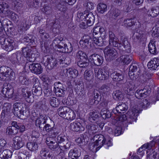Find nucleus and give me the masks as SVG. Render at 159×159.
<instances>
[{
  "instance_id": "obj_1",
  "label": "nucleus",
  "mask_w": 159,
  "mask_h": 159,
  "mask_svg": "<svg viewBox=\"0 0 159 159\" xmlns=\"http://www.w3.org/2000/svg\"><path fill=\"white\" fill-rule=\"evenodd\" d=\"M13 107V113L19 118H21L22 116L28 117L29 115V111L26 109V106L21 102L15 103Z\"/></svg>"
},
{
  "instance_id": "obj_2",
  "label": "nucleus",
  "mask_w": 159,
  "mask_h": 159,
  "mask_svg": "<svg viewBox=\"0 0 159 159\" xmlns=\"http://www.w3.org/2000/svg\"><path fill=\"white\" fill-rule=\"evenodd\" d=\"M57 112L59 116L68 120H73L75 117L74 111L67 107H60L57 110Z\"/></svg>"
},
{
  "instance_id": "obj_3",
  "label": "nucleus",
  "mask_w": 159,
  "mask_h": 159,
  "mask_svg": "<svg viewBox=\"0 0 159 159\" xmlns=\"http://www.w3.org/2000/svg\"><path fill=\"white\" fill-rule=\"evenodd\" d=\"M5 71L1 69L0 70V80H3L6 77L7 80H13L15 78V75L13 71L10 68L4 67Z\"/></svg>"
},
{
  "instance_id": "obj_4",
  "label": "nucleus",
  "mask_w": 159,
  "mask_h": 159,
  "mask_svg": "<svg viewBox=\"0 0 159 159\" xmlns=\"http://www.w3.org/2000/svg\"><path fill=\"white\" fill-rule=\"evenodd\" d=\"M57 141L58 143H61L66 142V144L63 146H60V152H65L68 149L70 146V142L68 140L66 136L61 134L57 136Z\"/></svg>"
},
{
  "instance_id": "obj_5",
  "label": "nucleus",
  "mask_w": 159,
  "mask_h": 159,
  "mask_svg": "<svg viewBox=\"0 0 159 159\" xmlns=\"http://www.w3.org/2000/svg\"><path fill=\"white\" fill-rule=\"evenodd\" d=\"M22 51L23 55L27 58V60L32 62L35 60V51L32 50L29 47H26L22 48Z\"/></svg>"
},
{
  "instance_id": "obj_6",
  "label": "nucleus",
  "mask_w": 159,
  "mask_h": 159,
  "mask_svg": "<svg viewBox=\"0 0 159 159\" xmlns=\"http://www.w3.org/2000/svg\"><path fill=\"white\" fill-rule=\"evenodd\" d=\"M0 43L2 47L5 50L10 52L14 48L15 43L13 40L10 39H6L2 38L0 39Z\"/></svg>"
},
{
  "instance_id": "obj_7",
  "label": "nucleus",
  "mask_w": 159,
  "mask_h": 159,
  "mask_svg": "<svg viewBox=\"0 0 159 159\" xmlns=\"http://www.w3.org/2000/svg\"><path fill=\"white\" fill-rule=\"evenodd\" d=\"M105 57L108 60H112L118 57V53L114 48L107 46L104 50Z\"/></svg>"
},
{
  "instance_id": "obj_8",
  "label": "nucleus",
  "mask_w": 159,
  "mask_h": 159,
  "mask_svg": "<svg viewBox=\"0 0 159 159\" xmlns=\"http://www.w3.org/2000/svg\"><path fill=\"white\" fill-rule=\"evenodd\" d=\"M43 62L49 69H52L57 64V60L52 57L45 56L43 58Z\"/></svg>"
},
{
  "instance_id": "obj_9",
  "label": "nucleus",
  "mask_w": 159,
  "mask_h": 159,
  "mask_svg": "<svg viewBox=\"0 0 159 159\" xmlns=\"http://www.w3.org/2000/svg\"><path fill=\"white\" fill-rule=\"evenodd\" d=\"M13 147L15 149L17 150L22 147L24 145L25 139L24 136H16L13 138Z\"/></svg>"
},
{
  "instance_id": "obj_10",
  "label": "nucleus",
  "mask_w": 159,
  "mask_h": 159,
  "mask_svg": "<svg viewBox=\"0 0 159 159\" xmlns=\"http://www.w3.org/2000/svg\"><path fill=\"white\" fill-rule=\"evenodd\" d=\"M94 72L96 76L99 79L102 80H105L109 75V71H107L104 68L95 69Z\"/></svg>"
},
{
  "instance_id": "obj_11",
  "label": "nucleus",
  "mask_w": 159,
  "mask_h": 159,
  "mask_svg": "<svg viewBox=\"0 0 159 159\" xmlns=\"http://www.w3.org/2000/svg\"><path fill=\"white\" fill-rule=\"evenodd\" d=\"M90 62L97 66L102 65L103 61V57L98 54H93L89 57Z\"/></svg>"
},
{
  "instance_id": "obj_12",
  "label": "nucleus",
  "mask_w": 159,
  "mask_h": 159,
  "mask_svg": "<svg viewBox=\"0 0 159 159\" xmlns=\"http://www.w3.org/2000/svg\"><path fill=\"white\" fill-rule=\"evenodd\" d=\"M33 83L34 85V94L39 96L42 93V90L41 85L39 80L36 78H34L33 79Z\"/></svg>"
},
{
  "instance_id": "obj_13",
  "label": "nucleus",
  "mask_w": 159,
  "mask_h": 159,
  "mask_svg": "<svg viewBox=\"0 0 159 159\" xmlns=\"http://www.w3.org/2000/svg\"><path fill=\"white\" fill-rule=\"evenodd\" d=\"M46 143L49 148L52 150H57L60 148L57 142L51 137H48L46 139Z\"/></svg>"
},
{
  "instance_id": "obj_14",
  "label": "nucleus",
  "mask_w": 159,
  "mask_h": 159,
  "mask_svg": "<svg viewBox=\"0 0 159 159\" xmlns=\"http://www.w3.org/2000/svg\"><path fill=\"white\" fill-rule=\"evenodd\" d=\"M93 139L95 140L93 146H98L96 148L98 149H99L103 146L106 140L103 135L102 134L95 135L94 136Z\"/></svg>"
},
{
  "instance_id": "obj_15",
  "label": "nucleus",
  "mask_w": 159,
  "mask_h": 159,
  "mask_svg": "<svg viewBox=\"0 0 159 159\" xmlns=\"http://www.w3.org/2000/svg\"><path fill=\"white\" fill-rule=\"evenodd\" d=\"M139 113V111L136 109V107H133L127 113V116L130 119L129 121L131 123L136 121Z\"/></svg>"
},
{
  "instance_id": "obj_16",
  "label": "nucleus",
  "mask_w": 159,
  "mask_h": 159,
  "mask_svg": "<svg viewBox=\"0 0 159 159\" xmlns=\"http://www.w3.org/2000/svg\"><path fill=\"white\" fill-rule=\"evenodd\" d=\"M11 61L15 63H16L18 64H22L24 62V57L21 52H17L12 54Z\"/></svg>"
},
{
  "instance_id": "obj_17",
  "label": "nucleus",
  "mask_w": 159,
  "mask_h": 159,
  "mask_svg": "<svg viewBox=\"0 0 159 159\" xmlns=\"http://www.w3.org/2000/svg\"><path fill=\"white\" fill-rule=\"evenodd\" d=\"M28 88H26L22 89V95L24 97H26V101L29 103H32L34 101V98L32 95V93L28 90Z\"/></svg>"
},
{
  "instance_id": "obj_18",
  "label": "nucleus",
  "mask_w": 159,
  "mask_h": 159,
  "mask_svg": "<svg viewBox=\"0 0 159 159\" xmlns=\"http://www.w3.org/2000/svg\"><path fill=\"white\" fill-rule=\"evenodd\" d=\"M29 68L32 72L36 74H40L43 72V68L39 63L30 64L29 66Z\"/></svg>"
},
{
  "instance_id": "obj_19",
  "label": "nucleus",
  "mask_w": 159,
  "mask_h": 159,
  "mask_svg": "<svg viewBox=\"0 0 159 159\" xmlns=\"http://www.w3.org/2000/svg\"><path fill=\"white\" fill-rule=\"evenodd\" d=\"M120 43L123 47L122 50L124 53H130L131 52V46L127 38L122 37L121 39Z\"/></svg>"
},
{
  "instance_id": "obj_20",
  "label": "nucleus",
  "mask_w": 159,
  "mask_h": 159,
  "mask_svg": "<svg viewBox=\"0 0 159 159\" xmlns=\"http://www.w3.org/2000/svg\"><path fill=\"white\" fill-rule=\"evenodd\" d=\"M92 96L94 98H90L89 101V103L90 105L98 104L100 101L101 96L99 92L97 90L95 89L93 92Z\"/></svg>"
},
{
  "instance_id": "obj_21",
  "label": "nucleus",
  "mask_w": 159,
  "mask_h": 159,
  "mask_svg": "<svg viewBox=\"0 0 159 159\" xmlns=\"http://www.w3.org/2000/svg\"><path fill=\"white\" fill-rule=\"evenodd\" d=\"M118 40L111 31L109 32V44L110 46L117 47L118 46Z\"/></svg>"
},
{
  "instance_id": "obj_22",
  "label": "nucleus",
  "mask_w": 159,
  "mask_h": 159,
  "mask_svg": "<svg viewBox=\"0 0 159 159\" xmlns=\"http://www.w3.org/2000/svg\"><path fill=\"white\" fill-rule=\"evenodd\" d=\"M133 37L141 41H144L147 39V33L144 31L138 30L134 33Z\"/></svg>"
},
{
  "instance_id": "obj_23",
  "label": "nucleus",
  "mask_w": 159,
  "mask_h": 159,
  "mask_svg": "<svg viewBox=\"0 0 159 159\" xmlns=\"http://www.w3.org/2000/svg\"><path fill=\"white\" fill-rule=\"evenodd\" d=\"M147 66L148 69L150 70H156L159 66V58L155 57L153 58L148 62Z\"/></svg>"
},
{
  "instance_id": "obj_24",
  "label": "nucleus",
  "mask_w": 159,
  "mask_h": 159,
  "mask_svg": "<svg viewBox=\"0 0 159 159\" xmlns=\"http://www.w3.org/2000/svg\"><path fill=\"white\" fill-rule=\"evenodd\" d=\"M109 74H110L111 77L114 81H119L122 80L123 79V76L122 75L116 72H113V70L112 69L109 70Z\"/></svg>"
},
{
  "instance_id": "obj_25",
  "label": "nucleus",
  "mask_w": 159,
  "mask_h": 159,
  "mask_svg": "<svg viewBox=\"0 0 159 159\" xmlns=\"http://www.w3.org/2000/svg\"><path fill=\"white\" fill-rule=\"evenodd\" d=\"M70 129L73 131L78 132L83 131L84 128L81 125V124L78 122H74L70 124Z\"/></svg>"
},
{
  "instance_id": "obj_26",
  "label": "nucleus",
  "mask_w": 159,
  "mask_h": 159,
  "mask_svg": "<svg viewBox=\"0 0 159 159\" xmlns=\"http://www.w3.org/2000/svg\"><path fill=\"white\" fill-rule=\"evenodd\" d=\"M128 53V54L122 55L120 57L121 62L127 65L130 63L133 59L132 54L129 53Z\"/></svg>"
},
{
  "instance_id": "obj_27",
  "label": "nucleus",
  "mask_w": 159,
  "mask_h": 159,
  "mask_svg": "<svg viewBox=\"0 0 159 159\" xmlns=\"http://www.w3.org/2000/svg\"><path fill=\"white\" fill-rule=\"evenodd\" d=\"M76 86L75 91L76 94L80 97L84 96L85 94L84 85L80 84H77Z\"/></svg>"
},
{
  "instance_id": "obj_28",
  "label": "nucleus",
  "mask_w": 159,
  "mask_h": 159,
  "mask_svg": "<svg viewBox=\"0 0 159 159\" xmlns=\"http://www.w3.org/2000/svg\"><path fill=\"white\" fill-rule=\"evenodd\" d=\"M91 40L92 39L89 36L84 35L82 37L80 43V44L82 45V47L83 48H85L87 46V45L89 44V42H91Z\"/></svg>"
},
{
  "instance_id": "obj_29",
  "label": "nucleus",
  "mask_w": 159,
  "mask_h": 159,
  "mask_svg": "<svg viewBox=\"0 0 159 159\" xmlns=\"http://www.w3.org/2000/svg\"><path fill=\"white\" fill-rule=\"evenodd\" d=\"M1 93L6 97L9 98H11L13 95V89L12 88H3L1 91Z\"/></svg>"
},
{
  "instance_id": "obj_30",
  "label": "nucleus",
  "mask_w": 159,
  "mask_h": 159,
  "mask_svg": "<svg viewBox=\"0 0 159 159\" xmlns=\"http://www.w3.org/2000/svg\"><path fill=\"white\" fill-rule=\"evenodd\" d=\"M11 108V106L9 104L5 103L3 108V109L1 113V116L5 117L10 115Z\"/></svg>"
},
{
  "instance_id": "obj_31",
  "label": "nucleus",
  "mask_w": 159,
  "mask_h": 159,
  "mask_svg": "<svg viewBox=\"0 0 159 159\" xmlns=\"http://www.w3.org/2000/svg\"><path fill=\"white\" fill-rule=\"evenodd\" d=\"M127 109V106L125 103H122L118 105L116 109L113 110V112L115 114L117 113H121L122 111H125Z\"/></svg>"
},
{
  "instance_id": "obj_32",
  "label": "nucleus",
  "mask_w": 159,
  "mask_h": 159,
  "mask_svg": "<svg viewBox=\"0 0 159 159\" xmlns=\"http://www.w3.org/2000/svg\"><path fill=\"white\" fill-rule=\"evenodd\" d=\"M93 36L99 33L101 36H104L105 34L104 29L103 28L99 26H95L93 29Z\"/></svg>"
},
{
  "instance_id": "obj_33",
  "label": "nucleus",
  "mask_w": 159,
  "mask_h": 159,
  "mask_svg": "<svg viewBox=\"0 0 159 159\" xmlns=\"http://www.w3.org/2000/svg\"><path fill=\"white\" fill-rule=\"evenodd\" d=\"M41 157L46 159H49L52 157V152L48 149L44 148L40 152Z\"/></svg>"
},
{
  "instance_id": "obj_34",
  "label": "nucleus",
  "mask_w": 159,
  "mask_h": 159,
  "mask_svg": "<svg viewBox=\"0 0 159 159\" xmlns=\"http://www.w3.org/2000/svg\"><path fill=\"white\" fill-rule=\"evenodd\" d=\"M68 155L69 159H77L80 156V153L78 149L74 148L70 151Z\"/></svg>"
},
{
  "instance_id": "obj_35",
  "label": "nucleus",
  "mask_w": 159,
  "mask_h": 159,
  "mask_svg": "<svg viewBox=\"0 0 159 159\" xmlns=\"http://www.w3.org/2000/svg\"><path fill=\"white\" fill-rule=\"evenodd\" d=\"M12 153L10 150L5 149L0 151V157L3 159H7L11 157Z\"/></svg>"
},
{
  "instance_id": "obj_36",
  "label": "nucleus",
  "mask_w": 159,
  "mask_h": 159,
  "mask_svg": "<svg viewBox=\"0 0 159 159\" xmlns=\"http://www.w3.org/2000/svg\"><path fill=\"white\" fill-rule=\"evenodd\" d=\"M159 14V7H155L151 8L150 10H148L147 12V14L152 17L157 16Z\"/></svg>"
},
{
  "instance_id": "obj_37",
  "label": "nucleus",
  "mask_w": 159,
  "mask_h": 159,
  "mask_svg": "<svg viewBox=\"0 0 159 159\" xmlns=\"http://www.w3.org/2000/svg\"><path fill=\"white\" fill-rule=\"evenodd\" d=\"M135 21V19L134 18L125 19L123 22L122 25L127 28L130 27L134 25Z\"/></svg>"
},
{
  "instance_id": "obj_38",
  "label": "nucleus",
  "mask_w": 159,
  "mask_h": 159,
  "mask_svg": "<svg viewBox=\"0 0 159 159\" xmlns=\"http://www.w3.org/2000/svg\"><path fill=\"white\" fill-rule=\"evenodd\" d=\"M148 91L146 89H143L137 90L135 93V97L139 98L142 97H145L148 94Z\"/></svg>"
},
{
  "instance_id": "obj_39",
  "label": "nucleus",
  "mask_w": 159,
  "mask_h": 159,
  "mask_svg": "<svg viewBox=\"0 0 159 159\" xmlns=\"http://www.w3.org/2000/svg\"><path fill=\"white\" fill-rule=\"evenodd\" d=\"M27 148L32 151H36L38 149L39 145L36 142H28L27 143Z\"/></svg>"
},
{
  "instance_id": "obj_40",
  "label": "nucleus",
  "mask_w": 159,
  "mask_h": 159,
  "mask_svg": "<svg viewBox=\"0 0 159 159\" xmlns=\"http://www.w3.org/2000/svg\"><path fill=\"white\" fill-rule=\"evenodd\" d=\"M155 42L154 40H151L148 45V50L150 53L153 54H156L157 53V49Z\"/></svg>"
},
{
  "instance_id": "obj_41",
  "label": "nucleus",
  "mask_w": 159,
  "mask_h": 159,
  "mask_svg": "<svg viewBox=\"0 0 159 159\" xmlns=\"http://www.w3.org/2000/svg\"><path fill=\"white\" fill-rule=\"evenodd\" d=\"M61 59H59V63L62 65V66H66L70 64V59L69 57H61Z\"/></svg>"
},
{
  "instance_id": "obj_42",
  "label": "nucleus",
  "mask_w": 159,
  "mask_h": 159,
  "mask_svg": "<svg viewBox=\"0 0 159 159\" xmlns=\"http://www.w3.org/2000/svg\"><path fill=\"white\" fill-rule=\"evenodd\" d=\"M18 132L17 129L13 127L9 126L6 129V133L7 134L13 135L16 134Z\"/></svg>"
},
{
  "instance_id": "obj_43",
  "label": "nucleus",
  "mask_w": 159,
  "mask_h": 159,
  "mask_svg": "<svg viewBox=\"0 0 159 159\" xmlns=\"http://www.w3.org/2000/svg\"><path fill=\"white\" fill-rule=\"evenodd\" d=\"M98 127L97 125L93 124H89L86 126L88 132L92 134L96 132V131L97 130Z\"/></svg>"
},
{
  "instance_id": "obj_44",
  "label": "nucleus",
  "mask_w": 159,
  "mask_h": 159,
  "mask_svg": "<svg viewBox=\"0 0 159 159\" xmlns=\"http://www.w3.org/2000/svg\"><path fill=\"white\" fill-rule=\"evenodd\" d=\"M99 116L96 112L91 111L89 113V119L91 122L96 120L98 119Z\"/></svg>"
},
{
  "instance_id": "obj_45",
  "label": "nucleus",
  "mask_w": 159,
  "mask_h": 159,
  "mask_svg": "<svg viewBox=\"0 0 159 159\" xmlns=\"http://www.w3.org/2000/svg\"><path fill=\"white\" fill-rule=\"evenodd\" d=\"M97 10L98 12L102 14L103 13L107 11V5L104 3H100L98 5Z\"/></svg>"
},
{
  "instance_id": "obj_46",
  "label": "nucleus",
  "mask_w": 159,
  "mask_h": 159,
  "mask_svg": "<svg viewBox=\"0 0 159 159\" xmlns=\"http://www.w3.org/2000/svg\"><path fill=\"white\" fill-rule=\"evenodd\" d=\"M46 121L42 117L38 118L35 120V125L38 127L41 128L43 126V124H45Z\"/></svg>"
},
{
  "instance_id": "obj_47",
  "label": "nucleus",
  "mask_w": 159,
  "mask_h": 159,
  "mask_svg": "<svg viewBox=\"0 0 159 159\" xmlns=\"http://www.w3.org/2000/svg\"><path fill=\"white\" fill-rule=\"evenodd\" d=\"M93 43H95L98 46H101L103 45V39L102 37H94L93 36Z\"/></svg>"
},
{
  "instance_id": "obj_48",
  "label": "nucleus",
  "mask_w": 159,
  "mask_h": 159,
  "mask_svg": "<svg viewBox=\"0 0 159 159\" xmlns=\"http://www.w3.org/2000/svg\"><path fill=\"white\" fill-rule=\"evenodd\" d=\"M9 6L8 4L5 2L0 4V13H3L6 14L7 11L8 10Z\"/></svg>"
},
{
  "instance_id": "obj_49",
  "label": "nucleus",
  "mask_w": 159,
  "mask_h": 159,
  "mask_svg": "<svg viewBox=\"0 0 159 159\" xmlns=\"http://www.w3.org/2000/svg\"><path fill=\"white\" fill-rule=\"evenodd\" d=\"M113 97L116 100H121L123 98V95L121 92L119 90H116L113 93Z\"/></svg>"
},
{
  "instance_id": "obj_50",
  "label": "nucleus",
  "mask_w": 159,
  "mask_h": 159,
  "mask_svg": "<svg viewBox=\"0 0 159 159\" xmlns=\"http://www.w3.org/2000/svg\"><path fill=\"white\" fill-rule=\"evenodd\" d=\"M19 79L20 82L23 85H28L31 83L30 80L25 77L20 76Z\"/></svg>"
},
{
  "instance_id": "obj_51",
  "label": "nucleus",
  "mask_w": 159,
  "mask_h": 159,
  "mask_svg": "<svg viewBox=\"0 0 159 159\" xmlns=\"http://www.w3.org/2000/svg\"><path fill=\"white\" fill-rule=\"evenodd\" d=\"M69 75L72 78H75L78 75V71L76 69L69 68L68 71Z\"/></svg>"
},
{
  "instance_id": "obj_52",
  "label": "nucleus",
  "mask_w": 159,
  "mask_h": 159,
  "mask_svg": "<svg viewBox=\"0 0 159 159\" xmlns=\"http://www.w3.org/2000/svg\"><path fill=\"white\" fill-rule=\"evenodd\" d=\"M7 11L6 15L11 17L13 20H15L18 18V16L16 14L9 9Z\"/></svg>"
},
{
  "instance_id": "obj_53",
  "label": "nucleus",
  "mask_w": 159,
  "mask_h": 159,
  "mask_svg": "<svg viewBox=\"0 0 159 159\" xmlns=\"http://www.w3.org/2000/svg\"><path fill=\"white\" fill-rule=\"evenodd\" d=\"M101 114L102 117L104 119L109 118L111 117V115L110 112L105 109H102L101 112Z\"/></svg>"
},
{
  "instance_id": "obj_54",
  "label": "nucleus",
  "mask_w": 159,
  "mask_h": 159,
  "mask_svg": "<svg viewBox=\"0 0 159 159\" xmlns=\"http://www.w3.org/2000/svg\"><path fill=\"white\" fill-rule=\"evenodd\" d=\"M93 77V74L90 70L86 71L84 73V78L88 81L91 80Z\"/></svg>"
},
{
  "instance_id": "obj_55",
  "label": "nucleus",
  "mask_w": 159,
  "mask_h": 159,
  "mask_svg": "<svg viewBox=\"0 0 159 159\" xmlns=\"http://www.w3.org/2000/svg\"><path fill=\"white\" fill-rule=\"evenodd\" d=\"M50 103L51 105L53 107H58L59 104L58 100L53 97H52L50 98Z\"/></svg>"
},
{
  "instance_id": "obj_56",
  "label": "nucleus",
  "mask_w": 159,
  "mask_h": 159,
  "mask_svg": "<svg viewBox=\"0 0 159 159\" xmlns=\"http://www.w3.org/2000/svg\"><path fill=\"white\" fill-rule=\"evenodd\" d=\"M110 90V88L107 86L104 85H103L99 89V93L100 92L102 93L107 94Z\"/></svg>"
},
{
  "instance_id": "obj_57",
  "label": "nucleus",
  "mask_w": 159,
  "mask_h": 159,
  "mask_svg": "<svg viewBox=\"0 0 159 159\" xmlns=\"http://www.w3.org/2000/svg\"><path fill=\"white\" fill-rule=\"evenodd\" d=\"M147 159H159V154L153 152L147 155Z\"/></svg>"
},
{
  "instance_id": "obj_58",
  "label": "nucleus",
  "mask_w": 159,
  "mask_h": 159,
  "mask_svg": "<svg viewBox=\"0 0 159 159\" xmlns=\"http://www.w3.org/2000/svg\"><path fill=\"white\" fill-rule=\"evenodd\" d=\"M73 49L70 43H68V44H66L62 50L63 52L64 51L65 52L69 53L71 52Z\"/></svg>"
},
{
  "instance_id": "obj_59",
  "label": "nucleus",
  "mask_w": 159,
  "mask_h": 159,
  "mask_svg": "<svg viewBox=\"0 0 159 159\" xmlns=\"http://www.w3.org/2000/svg\"><path fill=\"white\" fill-rule=\"evenodd\" d=\"M76 56L78 59H80L81 60L86 59L87 57L86 54L83 51H79L77 53Z\"/></svg>"
},
{
  "instance_id": "obj_60",
  "label": "nucleus",
  "mask_w": 159,
  "mask_h": 159,
  "mask_svg": "<svg viewBox=\"0 0 159 159\" xmlns=\"http://www.w3.org/2000/svg\"><path fill=\"white\" fill-rule=\"evenodd\" d=\"M128 85L129 87L128 88L127 91L129 95H132L134 93V88L133 87V82L132 81H130Z\"/></svg>"
},
{
  "instance_id": "obj_61",
  "label": "nucleus",
  "mask_w": 159,
  "mask_h": 159,
  "mask_svg": "<svg viewBox=\"0 0 159 159\" xmlns=\"http://www.w3.org/2000/svg\"><path fill=\"white\" fill-rule=\"evenodd\" d=\"M157 26L154 27L152 29V35L154 37L159 36V29Z\"/></svg>"
},
{
  "instance_id": "obj_62",
  "label": "nucleus",
  "mask_w": 159,
  "mask_h": 159,
  "mask_svg": "<svg viewBox=\"0 0 159 159\" xmlns=\"http://www.w3.org/2000/svg\"><path fill=\"white\" fill-rule=\"evenodd\" d=\"M77 64L80 67L84 68L88 66L89 65V63L88 61H80L78 62Z\"/></svg>"
},
{
  "instance_id": "obj_63",
  "label": "nucleus",
  "mask_w": 159,
  "mask_h": 159,
  "mask_svg": "<svg viewBox=\"0 0 159 159\" xmlns=\"http://www.w3.org/2000/svg\"><path fill=\"white\" fill-rule=\"evenodd\" d=\"M64 90L63 89H53V91L55 93V94L57 96L59 97H62L64 93Z\"/></svg>"
},
{
  "instance_id": "obj_64",
  "label": "nucleus",
  "mask_w": 159,
  "mask_h": 159,
  "mask_svg": "<svg viewBox=\"0 0 159 159\" xmlns=\"http://www.w3.org/2000/svg\"><path fill=\"white\" fill-rule=\"evenodd\" d=\"M29 27V25L25 22V23H21L19 27V28L20 31H24L26 30Z\"/></svg>"
}]
</instances>
